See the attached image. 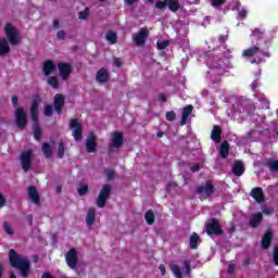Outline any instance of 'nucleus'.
I'll use <instances>...</instances> for the list:
<instances>
[{
  "instance_id": "f257e3e1",
  "label": "nucleus",
  "mask_w": 278,
  "mask_h": 278,
  "mask_svg": "<svg viewBox=\"0 0 278 278\" xmlns=\"http://www.w3.org/2000/svg\"><path fill=\"white\" fill-rule=\"evenodd\" d=\"M9 262L12 268H16L20 270L23 278L29 277V270L31 268V263H29V258L25 257L14 250L9 251Z\"/></svg>"
},
{
  "instance_id": "f03ea898",
  "label": "nucleus",
  "mask_w": 278,
  "mask_h": 278,
  "mask_svg": "<svg viewBox=\"0 0 278 278\" xmlns=\"http://www.w3.org/2000/svg\"><path fill=\"white\" fill-rule=\"evenodd\" d=\"M4 33L10 45H12L13 47H16V45H21V31H18L16 27H14V25L7 23L4 26Z\"/></svg>"
},
{
  "instance_id": "7ed1b4c3",
  "label": "nucleus",
  "mask_w": 278,
  "mask_h": 278,
  "mask_svg": "<svg viewBox=\"0 0 278 278\" xmlns=\"http://www.w3.org/2000/svg\"><path fill=\"white\" fill-rule=\"evenodd\" d=\"M169 268L176 278H184V275H190L192 273V268L190 266V261H182V267L175 263L169 264Z\"/></svg>"
},
{
  "instance_id": "20e7f679",
  "label": "nucleus",
  "mask_w": 278,
  "mask_h": 278,
  "mask_svg": "<svg viewBox=\"0 0 278 278\" xmlns=\"http://www.w3.org/2000/svg\"><path fill=\"white\" fill-rule=\"evenodd\" d=\"M157 10H164L168 8L169 12H177L184 10V4L179 0H161L155 3Z\"/></svg>"
},
{
  "instance_id": "39448f33",
  "label": "nucleus",
  "mask_w": 278,
  "mask_h": 278,
  "mask_svg": "<svg viewBox=\"0 0 278 278\" xmlns=\"http://www.w3.org/2000/svg\"><path fill=\"white\" fill-rule=\"evenodd\" d=\"M112 194V185H104L102 189L100 190L98 198L96 200V205L100 208L105 207L108 204V199H110V195Z\"/></svg>"
},
{
  "instance_id": "423d86ee",
  "label": "nucleus",
  "mask_w": 278,
  "mask_h": 278,
  "mask_svg": "<svg viewBox=\"0 0 278 278\" xmlns=\"http://www.w3.org/2000/svg\"><path fill=\"white\" fill-rule=\"evenodd\" d=\"M205 231L208 236H223L220 224L216 218H212L207 220L205 225Z\"/></svg>"
},
{
  "instance_id": "0eeeda50",
  "label": "nucleus",
  "mask_w": 278,
  "mask_h": 278,
  "mask_svg": "<svg viewBox=\"0 0 278 278\" xmlns=\"http://www.w3.org/2000/svg\"><path fill=\"white\" fill-rule=\"evenodd\" d=\"M34 157V151L33 150H27L22 152L20 160L22 164V168L24 173H29L31 170V160Z\"/></svg>"
},
{
  "instance_id": "6e6552de",
  "label": "nucleus",
  "mask_w": 278,
  "mask_h": 278,
  "mask_svg": "<svg viewBox=\"0 0 278 278\" xmlns=\"http://www.w3.org/2000/svg\"><path fill=\"white\" fill-rule=\"evenodd\" d=\"M148 38H149V29L140 28L138 33H135L132 35V42H135L136 47H144Z\"/></svg>"
},
{
  "instance_id": "1a4fd4ad",
  "label": "nucleus",
  "mask_w": 278,
  "mask_h": 278,
  "mask_svg": "<svg viewBox=\"0 0 278 278\" xmlns=\"http://www.w3.org/2000/svg\"><path fill=\"white\" fill-rule=\"evenodd\" d=\"M15 125L18 129L27 127V113L23 108H17L15 111Z\"/></svg>"
},
{
  "instance_id": "9d476101",
  "label": "nucleus",
  "mask_w": 278,
  "mask_h": 278,
  "mask_svg": "<svg viewBox=\"0 0 278 278\" xmlns=\"http://www.w3.org/2000/svg\"><path fill=\"white\" fill-rule=\"evenodd\" d=\"M195 192L204 197V199H210L215 192L214 185L210 182L202 184L195 189Z\"/></svg>"
},
{
  "instance_id": "9b49d317",
  "label": "nucleus",
  "mask_w": 278,
  "mask_h": 278,
  "mask_svg": "<svg viewBox=\"0 0 278 278\" xmlns=\"http://www.w3.org/2000/svg\"><path fill=\"white\" fill-rule=\"evenodd\" d=\"M58 68L60 77L61 79H63V81H66V79H68L71 77V74L73 73V65H71L70 63L61 62L58 64Z\"/></svg>"
},
{
  "instance_id": "f8f14e48",
  "label": "nucleus",
  "mask_w": 278,
  "mask_h": 278,
  "mask_svg": "<svg viewBox=\"0 0 278 278\" xmlns=\"http://www.w3.org/2000/svg\"><path fill=\"white\" fill-rule=\"evenodd\" d=\"M70 129H73L72 136L76 141L81 140V134H83V126L81 123L77 119H71L70 122Z\"/></svg>"
},
{
  "instance_id": "ddd939ff",
  "label": "nucleus",
  "mask_w": 278,
  "mask_h": 278,
  "mask_svg": "<svg viewBox=\"0 0 278 278\" xmlns=\"http://www.w3.org/2000/svg\"><path fill=\"white\" fill-rule=\"evenodd\" d=\"M66 264L70 268H77V250L71 249L65 255Z\"/></svg>"
},
{
  "instance_id": "4468645a",
  "label": "nucleus",
  "mask_w": 278,
  "mask_h": 278,
  "mask_svg": "<svg viewBox=\"0 0 278 278\" xmlns=\"http://www.w3.org/2000/svg\"><path fill=\"white\" fill-rule=\"evenodd\" d=\"M206 64L211 71H222V68H225V63H223V60L215 59L214 56H210Z\"/></svg>"
},
{
  "instance_id": "2eb2a0df",
  "label": "nucleus",
  "mask_w": 278,
  "mask_h": 278,
  "mask_svg": "<svg viewBox=\"0 0 278 278\" xmlns=\"http://www.w3.org/2000/svg\"><path fill=\"white\" fill-rule=\"evenodd\" d=\"M109 147H111V149H121V147H123V134L119 131H114L112 134V141Z\"/></svg>"
},
{
  "instance_id": "dca6fc26",
  "label": "nucleus",
  "mask_w": 278,
  "mask_h": 278,
  "mask_svg": "<svg viewBox=\"0 0 278 278\" xmlns=\"http://www.w3.org/2000/svg\"><path fill=\"white\" fill-rule=\"evenodd\" d=\"M64 103H65L64 96L62 93H56L54 96V102H53L56 114L59 115L62 114V110H64Z\"/></svg>"
},
{
  "instance_id": "f3484780",
  "label": "nucleus",
  "mask_w": 278,
  "mask_h": 278,
  "mask_svg": "<svg viewBox=\"0 0 278 278\" xmlns=\"http://www.w3.org/2000/svg\"><path fill=\"white\" fill-rule=\"evenodd\" d=\"M86 149L88 153H94L97 151V136L93 132L87 138Z\"/></svg>"
},
{
  "instance_id": "a211bd4d",
  "label": "nucleus",
  "mask_w": 278,
  "mask_h": 278,
  "mask_svg": "<svg viewBox=\"0 0 278 278\" xmlns=\"http://www.w3.org/2000/svg\"><path fill=\"white\" fill-rule=\"evenodd\" d=\"M28 197L31 203H35V205H40V194L38 193V189H36V186L28 187Z\"/></svg>"
},
{
  "instance_id": "6ab92c4d",
  "label": "nucleus",
  "mask_w": 278,
  "mask_h": 278,
  "mask_svg": "<svg viewBox=\"0 0 278 278\" xmlns=\"http://www.w3.org/2000/svg\"><path fill=\"white\" fill-rule=\"evenodd\" d=\"M250 197L253 198L256 203L264 202V191L260 187H255L251 190Z\"/></svg>"
},
{
  "instance_id": "aec40b11",
  "label": "nucleus",
  "mask_w": 278,
  "mask_h": 278,
  "mask_svg": "<svg viewBox=\"0 0 278 278\" xmlns=\"http://www.w3.org/2000/svg\"><path fill=\"white\" fill-rule=\"evenodd\" d=\"M109 79L110 73H108V70L101 68L100 71H98L96 75V80L98 81V84H105Z\"/></svg>"
},
{
  "instance_id": "412c9836",
  "label": "nucleus",
  "mask_w": 278,
  "mask_h": 278,
  "mask_svg": "<svg viewBox=\"0 0 278 278\" xmlns=\"http://www.w3.org/2000/svg\"><path fill=\"white\" fill-rule=\"evenodd\" d=\"M10 54V43L8 39L0 38V58H5V55Z\"/></svg>"
},
{
  "instance_id": "4be33fe9",
  "label": "nucleus",
  "mask_w": 278,
  "mask_h": 278,
  "mask_svg": "<svg viewBox=\"0 0 278 278\" xmlns=\"http://www.w3.org/2000/svg\"><path fill=\"white\" fill-rule=\"evenodd\" d=\"M263 218L264 215L262 213L253 214L250 218V227H252V229L260 227V223H262Z\"/></svg>"
},
{
  "instance_id": "5701e85b",
  "label": "nucleus",
  "mask_w": 278,
  "mask_h": 278,
  "mask_svg": "<svg viewBox=\"0 0 278 278\" xmlns=\"http://www.w3.org/2000/svg\"><path fill=\"white\" fill-rule=\"evenodd\" d=\"M192 110H194V106L192 105H187L182 110L181 118H180V125L184 126L186 123H188V116L192 114Z\"/></svg>"
},
{
  "instance_id": "b1692460",
  "label": "nucleus",
  "mask_w": 278,
  "mask_h": 278,
  "mask_svg": "<svg viewBox=\"0 0 278 278\" xmlns=\"http://www.w3.org/2000/svg\"><path fill=\"white\" fill-rule=\"evenodd\" d=\"M55 71V64H53V61L48 60L43 63L42 72L46 77H49L51 73Z\"/></svg>"
},
{
  "instance_id": "393cba45",
  "label": "nucleus",
  "mask_w": 278,
  "mask_h": 278,
  "mask_svg": "<svg viewBox=\"0 0 278 278\" xmlns=\"http://www.w3.org/2000/svg\"><path fill=\"white\" fill-rule=\"evenodd\" d=\"M97 218V210L94 207L89 208L86 215V224L90 227L94 225Z\"/></svg>"
},
{
  "instance_id": "a878e982",
  "label": "nucleus",
  "mask_w": 278,
  "mask_h": 278,
  "mask_svg": "<svg viewBox=\"0 0 278 278\" xmlns=\"http://www.w3.org/2000/svg\"><path fill=\"white\" fill-rule=\"evenodd\" d=\"M232 173L236 175V177L244 175V164H242L241 161L235 162L232 165Z\"/></svg>"
},
{
  "instance_id": "bb28decb",
  "label": "nucleus",
  "mask_w": 278,
  "mask_h": 278,
  "mask_svg": "<svg viewBox=\"0 0 278 278\" xmlns=\"http://www.w3.org/2000/svg\"><path fill=\"white\" fill-rule=\"evenodd\" d=\"M270 242H273V232L271 231H267L261 241V244L263 247V249H268L270 247Z\"/></svg>"
},
{
  "instance_id": "cd10ccee",
  "label": "nucleus",
  "mask_w": 278,
  "mask_h": 278,
  "mask_svg": "<svg viewBox=\"0 0 278 278\" xmlns=\"http://www.w3.org/2000/svg\"><path fill=\"white\" fill-rule=\"evenodd\" d=\"M38 105H39L38 100H34L30 108V118L33 123L38 122Z\"/></svg>"
},
{
  "instance_id": "c85d7f7f",
  "label": "nucleus",
  "mask_w": 278,
  "mask_h": 278,
  "mask_svg": "<svg viewBox=\"0 0 278 278\" xmlns=\"http://www.w3.org/2000/svg\"><path fill=\"white\" fill-rule=\"evenodd\" d=\"M219 155L222 160H227V156L229 155V142L224 141L222 143L219 147Z\"/></svg>"
},
{
  "instance_id": "c756f323",
  "label": "nucleus",
  "mask_w": 278,
  "mask_h": 278,
  "mask_svg": "<svg viewBox=\"0 0 278 278\" xmlns=\"http://www.w3.org/2000/svg\"><path fill=\"white\" fill-rule=\"evenodd\" d=\"M41 150H42L45 157H47L48 160L53 157V148L51 147V144H49L47 142L42 143Z\"/></svg>"
},
{
  "instance_id": "7c9ffc66",
  "label": "nucleus",
  "mask_w": 278,
  "mask_h": 278,
  "mask_svg": "<svg viewBox=\"0 0 278 278\" xmlns=\"http://www.w3.org/2000/svg\"><path fill=\"white\" fill-rule=\"evenodd\" d=\"M257 53H262V50L257 46H253L248 50L243 51L244 58H253V55H257Z\"/></svg>"
},
{
  "instance_id": "2f4dec72",
  "label": "nucleus",
  "mask_w": 278,
  "mask_h": 278,
  "mask_svg": "<svg viewBox=\"0 0 278 278\" xmlns=\"http://www.w3.org/2000/svg\"><path fill=\"white\" fill-rule=\"evenodd\" d=\"M199 244H201V238L197 232H193L190 236V249H199Z\"/></svg>"
},
{
  "instance_id": "473e14b6",
  "label": "nucleus",
  "mask_w": 278,
  "mask_h": 278,
  "mask_svg": "<svg viewBox=\"0 0 278 278\" xmlns=\"http://www.w3.org/2000/svg\"><path fill=\"white\" fill-rule=\"evenodd\" d=\"M105 40L109 41V45H116L118 42V35L113 30H109L105 35Z\"/></svg>"
},
{
  "instance_id": "72a5a7b5",
  "label": "nucleus",
  "mask_w": 278,
  "mask_h": 278,
  "mask_svg": "<svg viewBox=\"0 0 278 278\" xmlns=\"http://www.w3.org/2000/svg\"><path fill=\"white\" fill-rule=\"evenodd\" d=\"M220 134H222L220 127L219 126H214L213 130H212V134H211V139L214 142H220Z\"/></svg>"
},
{
  "instance_id": "f704fd0d",
  "label": "nucleus",
  "mask_w": 278,
  "mask_h": 278,
  "mask_svg": "<svg viewBox=\"0 0 278 278\" xmlns=\"http://www.w3.org/2000/svg\"><path fill=\"white\" fill-rule=\"evenodd\" d=\"M33 129L35 139L40 141V136H42V128H40V123H38V121L34 122Z\"/></svg>"
},
{
  "instance_id": "c9c22d12",
  "label": "nucleus",
  "mask_w": 278,
  "mask_h": 278,
  "mask_svg": "<svg viewBox=\"0 0 278 278\" xmlns=\"http://www.w3.org/2000/svg\"><path fill=\"white\" fill-rule=\"evenodd\" d=\"M144 218H146L147 225H153V223H155V213H153V211L150 210L144 214Z\"/></svg>"
},
{
  "instance_id": "e433bc0d",
  "label": "nucleus",
  "mask_w": 278,
  "mask_h": 278,
  "mask_svg": "<svg viewBox=\"0 0 278 278\" xmlns=\"http://www.w3.org/2000/svg\"><path fill=\"white\" fill-rule=\"evenodd\" d=\"M64 151H66V148L64 147V141H60L58 150H56V156L60 160H62V157H64Z\"/></svg>"
},
{
  "instance_id": "4c0bfd02",
  "label": "nucleus",
  "mask_w": 278,
  "mask_h": 278,
  "mask_svg": "<svg viewBox=\"0 0 278 278\" xmlns=\"http://www.w3.org/2000/svg\"><path fill=\"white\" fill-rule=\"evenodd\" d=\"M89 15H90V8H86L84 11H80L78 13V18L80 21H86V18H88Z\"/></svg>"
},
{
  "instance_id": "58836bf2",
  "label": "nucleus",
  "mask_w": 278,
  "mask_h": 278,
  "mask_svg": "<svg viewBox=\"0 0 278 278\" xmlns=\"http://www.w3.org/2000/svg\"><path fill=\"white\" fill-rule=\"evenodd\" d=\"M233 270H236V265L230 264V265H228V274L224 271V273H222L220 277L225 278L228 275V278H231V275H233Z\"/></svg>"
},
{
  "instance_id": "ea45409f",
  "label": "nucleus",
  "mask_w": 278,
  "mask_h": 278,
  "mask_svg": "<svg viewBox=\"0 0 278 278\" xmlns=\"http://www.w3.org/2000/svg\"><path fill=\"white\" fill-rule=\"evenodd\" d=\"M170 45V40H163V41H157L156 47L160 51L167 49V47Z\"/></svg>"
},
{
  "instance_id": "a19ab883",
  "label": "nucleus",
  "mask_w": 278,
  "mask_h": 278,
  "mask_svg": "<svg viewBox=\"0 0 278 278\" xmlns=\"http://www.w3.org/2000/svg\"><path fill=\"white\" fill-rule=\"evenodd\" d=\"M48 85L52 86V88H54V90H58V88H60V84L58 83V78H55V77L48 78Z\"/></svg>"
},
{
  "instance_id": "79ce46f5",
  "label": "nucleus",
  "mask_w": 278,
  "mask_h": 278,
  "mask_svg": "<svg viewBox=\"0 0 278 278\" xmlns=\"http://www.w3.org/2000/svg\"><path fill=\"white\" fill-rule=\"evenodd\" d=\"M258 101H261V105L263 109L268 110V108H270V103L268 102V99H266V97L261 96Z\"/></svg>"
},
{
  "instance_id": "37998d69",
  "label": "nucleus",
  "mask_w": 278,
  "mask_h": 278,
  "mask_svg": "<svg viewBox=\"0 0 278 278\" xmlns=\"http://www.w3.org/2000/svg\"><path fill=\"white\" fill-rule=\"evenodd\" d=\"M165 118L166 121H169L170 123H173V121L177 118V114L175 113V111H168L165 114Z\"/></svg>"
},
{
  "instance_id": "c03bdc74",
  "label": "nucleus",
  "mask_w": 278,
  "mask_h": 278,
  "mask_svg": "<svg viewBox=\"0 0 278 278\" xmlns=\"http://www.w3.org/2000/svg\"><path fill=\"white\" fill-rule=\"evenodd\" d=\"M269 170L274 172V173H277L278 170V161H271L267 164Z\"/></svg>"
},
{
  "instance_id": "a18cd8bd",
  "label": "nucleus",
  "mask_w": 278,
  "mask_h": 278,
  "mask_svg": "<svg viewBox=\"0 0 278 278\" xmlns=\"http://www.w3.org/2000/svg\"><path fill=\"white\" fill-rule=\"evenodd\" d=\"M3 228H4L5 233H8L9 236L14 235V230H12V226H10V223L4 222L3 223Z\"/></svg>"
},
{
  "instance_id": "49530a36",
  "label": "nucleus",
  "mask_w": 278,
  "mask_h": 278,
  "mask_svg": "<svg viewBox=\"0 0 278 278\" xmlns=\"http://www.w3.org/2000/svg\"><path fill=\"white\" fill-rule=\"evenodd\" d=\"M43 114L45 116H53V105L47 104Z\"/></svg>"
},
{
  "instance_id": "de8ad7c7",
  "label": "nucleus",
  "mask_w": 278,
  "mask_h": 278,
  "mask_svg": "<svg viewBox=\"0 0 278 278\" xmlns=\"http://www.w3.org/2000/svg\"><path fill=\"white\" fill-rule=\"evenodd\" d=\"M251 36H254L255 38H257V40H262V36H264V30H260V28H255L252 31Z\"/></svg>"
},
{
  "instance_id": "09e8293b",
  "label": "nucleus",
  "mask_w": 278,
  "mask_h": 278,
  "mask_svg": "<svg viewBox=\"0 0 278 278\" xmlns=\"http://www.w3.org/2000/svg\"><path fill=\"white\" fill-rule=\"evenodd\" d=\"M78 194L79 197H85V194H88V185H83L78 188Z\"/></svg>"
},
{
  "instance_id": "8fccbe9b",
  "label": "nucleus",
  "mask_w": 278,
  "mask_h": 278,
  "mask_svg": "<svg viewBox=\"0 0 278 278\" xmlns=\"http://www.w3.org/2000/svg\"><path fill=\"white\" fill-rule=\"evenodd\" d=\"M273 262L276 266H278V245L274 248Z\"/></svg>"
},
{
  "instance_id": "3c124183",
  "label": "nucleus",
  "mask_w": 278,
  "mask_h": 278,
  "mask_svg": "<svg viewBox=\"0 0 278 278\" xmlns=\"http://www.w3.org/2000/svg\"><path fill=\"white\" fill-rule=\"evenodd\" d=\"M211 5L213 8H219L220 5H225V0H211Z\"/></svg>"
},
{
  "instance_id": "603ef678",
  "label": "nucleus",
  "mask_w": 278,
  "mask_h": 278,
  "mask_svg": "<svg viewBox=\"0 0 278 278\" xmlns=\"http://www.w3.org/2000/svg\"><path fill=\"white\" fill-rule=\"evenodd\" d=\"M56 39L58 40H66V31L65 30H59L56 33Z\"/></svg>"
},
{
  "instance_id": "864d4df0",
  "label": "nucleus",
  "mask_w": 278,
  "mask_h": 278,
  "mask_svg": "<svg viewBox=\"0 0 278 278\" xmlns=\"http://www.w3.org/2000/svg\"><path fill=\"white\" fill-rule=\"evenodd\" d=\"M113 64L114 66H117V68H121V66H123V61L121 60V58H115Z\"/></svg>"
},
{
  "instance_id": "5fc2aeb1",
  "label": "nucleus",
  "mask_w": 278,
  "mask_h": 278,
  "mask_svg": "<svg viewBox=\"0 0 278 278\" xmlns=\"http://www.w3.org/2000/svg\"><path fill=\"white\" fill-rule=\"evenodd\" d=\"M248 11L245 9L239 10V18H247Z\"/></svg>"
},
{
  "instance_id": "6e6d98bb",
  "label": "nucleus",
  "mask_w": 278,
  "mask_h": 278,
  "mask_svg": "<svg viewBox=\"0 0 278 278\" xmlns=\"http://www.w3.org/2000/svg\"><path fill=\"white\" fill-rule=\"evenodd\" d=\"M106 177L108 179H114V177H116V173H114L112 169H109L106 170Z\"/></svg>"
},
{
  "instance_id": "4d7b16f0",
  "label": "nucleus",
  "mask_w": 278,
  "mask_h": 278,
  "mask_svg": "<svg viewBox=\"0 0 278 278\" xmlns=\"http://www.w3.org/2000/svg\"><path fill=\"white\" fill-rule=\"evenodd\" d=\"M227 38H229V36L222 35L219 36L218 41L220 42V45H225V42H227Z\"/></svg>"
},
{
  "instance_id": "13d9d810",
  "label": "nucleus",
  "mask_w": 278,
  "mask_h": 278,
  "mask_svg": "<svg viewBox=\"0 0 278 278\" xmlns=\"http://www.w3.org/2000/svg\"><path fill=\"white\" fill-rule=\"evenodd\" d=\"M199 170H201V166L199 164H195L191 167L192 173H199Z\"/></svg>"
},
{
  "instance_id": "bf43d9fd",
  "label": "nucleus",
  "mask_w": 278,
  "mask_h": 278,
  "mask_svg": "<svg viewBox=\"0 0 278 278\" xmlns=\"http://www.w3.org/2000/svg\"><path fill=\"white\" fill-rule=\"evenodd\" d=\"M258 86H260V79H255V80L252 83V90L257 89Z\"/></svg>"
},
{
  "instance_id": "052dcab7",
  "label": "nucleus",
  "mask_w": 278,
  "mask_h": 278,
  "mask_svg": "<svg viewBox=\"0 0 278 278\" xmlns=\"http://www.w3.org/2000/svg\"><path fill=\"white\" fill-rule=\"evenodd\" d=\"M159 269L161 270V275H166V266H164V264H161Z\"/></svg>"
},
{
  "instance_id": "680f3d73",
  "label": "nucleus",
  "mask_w": 278,
  "mask_h": 278,
  "mask_svg": "<svg viewBox=\"0 0 278 278\" xmlns=\"http://www.w3.org/2000/svg\"><path fill=\"white\" fill-rule=\"evenodd\" d=\"M52 25H53L54 29H60V21L53 20Z\"/></svg>"
},
{
  "instance_id": "e2e57ef3",
  "label": "nucleus",
  "mask_w": 278,
  "mask_h": 278,
  "mask_svg": "<svg viewBox=\"0 0 278 278\" xmlns=\"http://www.w3.org/2000/svg\"><path fill=\"white\" fill-rule=\"evenodd\" d=\"M5 205V198L3 194L0 193V207H3Z\"/></svg>"
},
{
  "instance_id": "0e129e2a",
  "label": "nucleus",
  "mask_w": 278,
  "mask_h": 278,
  "mask_svg": "<svg viewBox=\"0 0 278 278\" xmlns=\"http://www.w3.org/2000/svg\"><path fill=\"white\" fill-rule=\"evenodd\" d=\"M273 212H274L273 208H267V207L263 208V214L270 215V214H273Z\"/></svg>"
},
{
  "instance_id": "69168bd1",
  "label": "nucleus",
  "mask_w": 278,
  "mask_h": 278,
  "mask_svg": "<svg viewBox=\"0 0 278 278\" xmlns=\"http://www.w3.org/2000/svg\"><path fill=\"white\" fill-rule=\"evenodd\" d=\"M11 101H12V104L14 105V108H16V105H18V97H16V96L13 97Z\"/></svg>"
},
{
  "instance_id": "338daca9",
  "label": "nucleus",
  "mask_w": 278,
  "mask_h": 278,
  "mask_svg": "<svg viewBox=\"0 0 278 278\" xmlns=\"http://www.w3.org/2000/svg\"><path fill=\"white\" fill-rule=\"evenodd\" d=\"M173 188H177V184L170 182L169 185H167L168 192H170V190H173Z\"/></svg>"
},
{
  "instance_id": "774afa93",
  "label": "nucleus",
  "mask_w": 278,
  "mask_h": 278,
  "mask_svg": "<svg viewBox=\"0 0 278 278\" xmlns=\"http://www.w3.org/2000/svg\"><path fill=\"white\" fill-rule=\"evenodd\" d=\"M159 101H162L164 103L166 101V96L164 93H160Z\"/></svg>"
}]
</instances>
